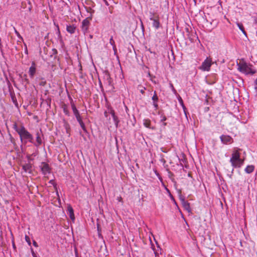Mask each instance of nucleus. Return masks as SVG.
<instances>
[{"label":"nucleus","mask_w":257,"mask_h":257,"mask_svg":"<svg viewBox=\"0 0 257 257\" xmlns=\"http://www.w3.org/2000/svg\"><path fill=\"white\" fill-rule=\"evenodd\" d=\"M158 102H153V105L155 107V109H157L158 108Z\"/></svg>","instance_id":"2f4dec72"},{"label":"nucleus","mask_w":257,"mask_h":257,"mask_svg":"<svg viewBox=\"0 0 257 257\" xmlns=\"http://www.w3.org/2000/svg\"><path fill=\"white\" fill-rule=\"evenodd\" d=\"M91 17H89L83 20L82 22L81 29L84 34L88 32L90 26V20H91Z\"/></svg>","instance_id":"423d86ee"},{"label":"nucleus","mask_w":257,"mask_h":257,"mask_svg":"<svg viewBox=\"0 0 257 257\" xmlns=\"http://www.w3.org/2000/svg\"><path fill=\"white\" fill-rule=\"evenodd\" d=\"M254 22L257 24V18L254 19Z\"/></svg>","instance_id":"49530a36"},{"label":"nucleus","mask_w":257,"mask_h":257,"mask_svg":"<svg viewBox=\"0 0 257 257\" xmlns=\"http://www.w3.org/2000/svg\"><path fill=\"white\" fill-rule=\"evenodd\" d=\"M33 244L34 246H35L36 247H38V244L35 240L33 241Z\"/></svg>","instance_id":"f704fd0d"},{"label":"nucleus","mask_w":257,"mask_h":257,"mask_svg":"<svg viewBox=\"0 0 257 257\" xmlns=\"http://www.w3.org/2000/svg\"><path fill=\"white\" fill-rule=\"evenodd\" d=\"M180 199L184 209L187 211L188 212H191V209L190 208V203L187 201H186L185 198L182 196H180Z\"/></svg>","instance_id":"9d476101"},{"label":"nucleus","mask_w":257,"mask_h":257,"mask_svg":"<svg viewBox=\"0 0 257 257\" xmlns=\"http://www.w3.org/2000/svg\"><path fill=\"white\" fill-rule=\"evenodd\" d=\"M76 26L75 25H69L66 26L67 31L71 34H74L76 31Z\"/></svg>","instance_id":"dca6fc26"},{"label":"nucleus","mask_w":257,"mask_h":257,"mask_svg":"<svg viewBox=\"0 0 257 257\" xmlns=\"http://www.w3.org/2000/svg\"><path fill=\"white\" fill-rule=\"evenodd\" d=\"M13 127L18 133V134H19V132L20 130H21V126L20 127H19L17 126V123L15 122V123H14L13 124Z\"/></svg>","instance_id":"393cba45"},{"label":"nucleus","mask_w":257,"mask_h":257,"mask_svg":"<svg viewBox=\"0 0 257 257\" xmlns=\"http://www.w3.org/2000/svg\"><path fill=\"white\" fill-rule=\"evenodd\" d=\"M160 118V121L163 123V125L166 126L167 125V123L165 122V121L167 119L166 116L163 114H161Z\"/></svg>","instance_id":"4be33fe9"},{"label":"nucleus","mask_w":257,"mask_h":257,"mask_svg":"<svg viewBox=\"0 0 257 257\" xmlns=\"http://www.w3.org/2000/svg\"><path fill=\"white\" fill-rule=\"evenodd\" d=\"M149 19L151 21H153V27L156 29L158 30L161 26L159 16L158 15L155 17L154 13L150 12Z\"/></svg>","instance_id":"20e7f679"},{"label":"nucleus","mask_w":257,"mask_h":257,"mask_svg":"<svg viewBox=\"0 0 257 257\" xmlns=\"http://www.w3.org/2000/svg\"><path fill=\"white\" fill-rule=\"evenodd\" d=\"M241 150L240 149L238 148H234L232 150L230 162L233 168H239L244 164V159L240 158V152Z\"/></svg>","instance_id":"f257e3e1"},{"label":"nucleus","mask_w":257,"mask_h":257,"mask_svg":"<svg viewBox=\"0 0 257 257\" xmlns=\"http://www.w3.org/2000/svg\"><path fill=\"white\" fill-rule=\"evenodd\" d=\"M99 84H100V85H101V81H100V80H99Z\"/></svg>","instance_id":"09e8293b"},{"label":"nucleus","mask_w":257,"mask_h":257,"mask_svg":"<svg viewBox=\"0 0 257 257\" xmlns=\"http://www.w3.org/2000/svg\"><path fill=\"white\" fill-rule=\"evenodd\" d=\"M145 89H146V88L144 87L143 88H142V89L140 90V92L143 94H144Z\"/></svg>","instance_id":"4c0bfd02"},{"label":"nucleus","mask_w":257,"mask_h":257,"mask_svg":"<svg viewBox=\"0 0 257 257\" xmlns=\"http://www.w3.org/2000/svg\"><path fill=\"white\" fill-rule=\"evenodd\" d=\"M71 108H72L73 112L74 115H75L76 119L77 120L80 119V118H81V117L80 116L79 111L77 110L75 105L73 102V101L71 102Z\"/></svg>","instance_id":"f8f14e48"},{"label":"nucleus","mask_w":257,"mask_h":257,"mask_svg":"<svg viewBox=\"0 0 257 257\" xmlns=\"http://www.w3.org/2000/svg\"><path fill=\"white\" fill-rule=\"evenodd\" d=\"M170 87H172V89L175 90L174 88L173 85L172 84H170Z\"/></svg>","instance_id":"c03bdc74"},{"label":"nucleus","mask_w":257,"mask_h":257,"mask_svg":"<svg viewBox=\"0 0 257 257\" xmlns=\"http://www.w3.org/2000/svg\"><path fill=\"white\" fill-rule=\"evenodd\" d=\"M36 72V64L34 62H32L31 66L29 68V74L31 78H33Z\"/></svg>","instance_id":"9b49d317"},{"label":"nucleus","mask_w":257,"mask_h":257,"mask_svg":"<svg viewBox=\"0 0 257 257\" xmlns=\"http://www.w3.org/2000/svg\"><path fill=\"white\" fill-rule=\"evenodd\" d=\"M155 174L156 175V176L158 177V178H159V179L160 180V181L162 183L163 182V179L161 177V176L160 175V174H159V173L157 171V170H155Z\"/></svg>","instance_id":"c85d7f7f"},{"label":"nucleus","mask_w":257,"mask_h":257,"mask_svg":"<svg viewBox=\"0 0 257 257\" xmlns=\"http://www.w3.org/2000/svg\"><path fill=\"white\" fill-rule=\"evenodd\" d=\"M67 213L69 215L70 218L72 220H75V216L74 213V210L72 206L69 205L67 207Z\"/></svg>","instance_id":"4468645a"},{"label":"nucleus","mask_w":257,"mask_h":257,"mask_svg":"<svg viewBox=\"0 0 257 257\" xmlns=\"http://www.w3.org/2000/svg\"><path fill=\"white\" fill-rule=\"evenodd\" d=\"M254 170V166L252 165H247L244 169L245 173L250 174L252 173Z\"/></svg>","instance_id":"a211bd4d"},{"label":"nucleus","mask_w":257,"mask_h":257,"mask_svg":"<svg viewBox=\"0 0 257 257\" xmlns=\"http://www.w3.org/2000/svg\"><path fill=\"white\" fill-rule=\"evenodd\" d=\"M170 197L171 199L172 200H173V201L175 202V204H176V201H175V199H174V198L173 196L171 195V196H170Z\"/></svg>","instance_id":"a19ab883"},{"label":"nucleus","mask_w":257,"mask_h":257,"mask_svg":"<svg viewBox=\"0 0 257 257\" xmlns=\"http://www.w3.org/2000/svg\"><path fill=\"white\" fill-rule=\"evenodd\" d=\"M41 172L44 175L49 174L51 172V168L48 164L46 162H42L40 166Z\"/></svg>","instance_id":"0eeeda50"},{"label":"nucleus","mask_w":257,"mask_h":257,"mask_svg":"<svg viewBox=\"0 0 257 257\" xmlns=\"http://www.w3.org/2000/svg\"><path fill=\"white\" fill-rule=\"evenodd\" d=\"M112 49H113V50L114 51V54H115L117 51L116 46L115 45V46H112Z\"/></svg>","instance_id":"e433bc0d"},{"label":"nucleus","mask_w":257,"mask_h":257,"mask_svg":"<svg viewBox=\"0 0 257 257\" xmlns=\"http://www.w3.org/2000/svg\"><path fill=\"white\" fill-rule=\"evenodd\" d=\"M49 183L50 184H51V185H52L54 186V187L55 188V189H57V184L55 183L54 180L52 179V180H50Z\"/></svg>","instance_id":"a878e982"},{"label":"nucleus","mask_w":257,"mask_h":257,"mask_svg":"<svg viewBox=\"0 0 257 257\" xmlns=\"http://www.w3.org/2000/svg\"><path fill=\"white\" fill-rule=\"evenodd\" d=\"M15 33L18 38L22 39V37H21V35L16 30H15Z\"/></svg>","instance_id":"473e14b6"},{"label":"nucleus","mask_w":257,"mask_h":257,"mask_svg":"<svg viewBox=\"0 0 257 257\" xmlns=\"http://www.w3.org/2000/svg\"><path fill=\"white\" fill-rule=\"evenodd\" d=\"M23 170L25 173H31L32 165L30 163H27L23 165Z\"/></svg>","instance_id":"2eb2a0df"},{"label":"nucleus","mask_w":257,"mask_h":257,"mask_svg":"<svg viewBox=\"0 0 257 257\" xmlns=\"http://www.w3.org/2000/svg\"><path fill=\"white\" fill-rule=\"evenodd\" d=\"M25 238L26 241L28 243V244L29 245H31V240H30V237L28 235H26Z\"/></svg>","instance_id":"cd10ccee"},{"label":"nucleus","mask_w":257,"mask_h":257,"mask_svg":"<svg viewBox=\"0 0 257 257\" xmlns=\"http://www.w3.org/2000/svg\"><path fill=\"white\" fill-rule=\"evenodd\" d=\"M178 101H179V102L180 105L182 106L183 109L186 110V108L183 103V101L182 98L180 96H179V97L178 98Z\"/></svg>","instance_id":"5701e85b"},{"label":"nucleus","mask_w":257,"mask_h":257,"mask_svg":"<svg viewBox=\"0 0 257 257\" xmlns=\"http://www.w3.org/2000/svg\"><path fill=\"white\" fill-rule=\"evenodd\" d=\"M237 69L241 73L245 74L252 75L256 72L255 70L252 68V66L250 64L245 62L239 63L237 64Z\"/></svg>","instance_id":"7ed1b4c3"},{"label":"nucleus","mask_w":257,"mask_h":257,"mask_svg":"<svg viewBox=\"0 0 257 257\" xmlns=\"http://www.w3.org/2000/svg\"><path fill=\"white\" fill-rule=\"evenodd\" d=\"M256 35H257V32H256Z\"/></svg>","instance_id":"3c124183"},{"label":"nucleus","mask_w":257,"mask_h":257,"mask_svg":"<svg viewBox=\"0 0 257 257\" xmlns=\"http://www.w3.org/2000/svg\"><path fill=\"white\" fill-rule=\"evenodd\" d=\"M170 197L171 199L172 200H173V201L175 202V204H176V201H175V199H174V198L173 196L171 195V196H170Z\"/></svg>","instance_id":"79ce46f5"},{"label":"nucleus","mask_w":257,"mask_h":257,"mask_svg":"<svg viewBox=\"0 0 257 257\" xmlns=\"http://www.w3.org/2000/svg\"><path fill=\"white\" fill-rule=\"evenodd\" d=\"M151 248H152V249L154 251V252L155 256L156 257H159V254L160 253V252L159 251V249L161 250V248H160V246H157L158 249L157 250L155 248L154 245L152 244Z\"/></svg>","instance_id":"6ab92c4d"},{"label":"nucleus","mask_w":257,"mask_h":257,"mask_svg":"<svg viewBox=\"0 0 257 257\" xmlns=\"http://www.w3.org/2000/svg\"><path fill=\"white\" fill-rule=\"evenodd\" d=\"M42 143H43V141H42V138L40 137V134L39 132H38L36 134V141H34L33 140V143H31L33 144L34 146H35L36 147H38V146H40L41 145H42Z\"/></svg>","instance_id":"ddd939ff"},{"label":"nucleus","mask_w":257,"mask_h":257,"mask_svg":"<svg viewBox=\"0 0 257 257\" xmlns=\"http://www.w3.org/2000/svg\"><path fill=\"white\" fill-rule=\"evenodd\" d=\"M162 185L164 187L165 189L166 190L167 192L169 194V196H171V193L170 191V190L167 188V187L165 186L164 183L162 182Z\"/></svg>","instance_id":"c756f323"},{"label":"nucleus","mask_w":257,"mask_h":257,"mask_svg":"<svg viewBox=\"0 0 257 257\" xmlns=\"http://www.w3.org/2000/svg\"><path fill=\"white\" fill-rule=\"evenodd\" d=\"M103 1L105 2V4L108 6V4L107 3V2L106 1V0H103Z\"/></svg>","instance_id":"a18cd8bd"},{"label":"nucleus","mask_w":257,"mask_h":257,"mask_svg":"<svg viewBox=\"0 0 257 257\" xmlns=\"http://www.w3.org/2000/svg\"><path fill=\"white\" fill-rule=\"evenodd\" d=\"M152 99L153 100V102H158V97L157 95L156 91H154V94L153 97H152Z\"/></svg>","instance_id":"b1692460"},{"label":"nucleus","mask_w":257,"mask_h":257,"mask_svg":"<svg viewBox=\"0 0 257 257\" xmlns=\"http://www.w3.org/2000/svg\"><path fill=\"white\" fill-rule=\"evenodd\" d=\"M237 26L238 27V28L239 29V30L242 32V33L245 36H247V34H246L245 31L244 30V29L243 28V26L242 24H241V23H237Z\"/></svg>","instance_id":"aec40b11"},{"label":"nucleus","mask_w":257,"mask_h":257,"mask_svg":"<svg viewBox=\"0 0 257 257\" xmlns=\"http://www.w3.org/2000/svg\"><path fill=\"white\" fill-rule=\"evenodd\" d=\"M64 110V112L66 114L68 115V110H67L65 108H64V110Z\"/></svg>","instance_id":"58836bf2"},{"label":"nucleus","mask_w":257,"mask_h":257,"mask_svg":"<svg viewBox=\"0 0 257 257\" xmlns=\"http://www.w3.org/2000/svg\"><path fill=\"white\" fill-rule=\"evenodd\" d=\"M116 200L118 201V202H122V198L121 196H118L116 198Z\"/></svg>","instance_id":"c9c22d12"},{"label":"nucleus","mask_w":257,"mask_h":257,"mask_svg":"<svg viewBox=\"0 0 257 257\" xmlns=\"http://www.w3.org/2000/svg\"><path fill=\"white\" fill-rule=\"evenodd\" d=\"M254 89L257 95V79L254 81Z\"/></svg>","instance_id":"72a5a7b5"},{"label":"nucleus","mask_w":257,"mask_h":257,"mask_svg":"<svg viewBox=\"0 0 257 257\" xmlns=\"http://www.w3.org/2000/svg\"><path fill=\"white\" fill-rule=\"evenodd\" d=\"M28 51H27V49L26 48V51H25V52H27V53Z\"/></svg>","instance_id":"8fccbe9b"},{"label":"nucleus","mask_w":257,"mask_h":257,"mask_svg":"<svg viewBox=\"0 0 257 257\" xmlns=\"http://www.w3.org/2000/svg\"><path fill=\"white\" fill-rule=\"evenodd\" d=\"M212 64L211 59L207 57L202 62V65L200 66L199 68L204 71H209L210 70Z\"/></svg>","instance_id":"39448f33"},{"label":"nucleus","mask_w":257,"mask_h":257,"mask_svg":"<svg viewBox=\"0 0 257 257\" xmlns=\"http://www.w3.org/2000/svg\"><path fill=\"white\" fill-rule=\"evenodd\" d=\"M221 142L225 145L230 144L233 143V139L228 135H222L220 137Z\"/></svg>","instance_id":"6e6552de"},{"label":"nucleus","mask_w":257,"mask_h":257,"mask_svg":"<svg viewBox=\"0 0 257 257\" xmlns=\"http://www.w3.org/2000/svg\"><path fill=\"white\" fill-rule=\"evenodd\" d=\"M109 44L112 46H115V42L113 39V37L111 36L110 38L109 39Z\"/></svg>","instance_id":"bb28decb"},{"label":"nucleus","mask_w":257,"mask_h":257,"mask_svg":"<svg viewBox=\"0 0 257 257\" xmlns=\"http://www.w3.org/2000/svg\"><path fill=\"white\" fill-rule=\"evenodd\" d=\"M108 112L111 114V115L112 117L113 122L114 123V124H115L116 127H117L118 126V124L119 121L118 120L117 116L115 114L114 110L111 107H110V108H108Z\"/></svg>","instance_id":"1a4fd4ad"},{"label":"nucleus","mask_w":257,"mask_h":257,"mask_svg":"<svg viewBox=\"0 0 257 257\" xmlns=\"http://www.w3.org/2000/svg\"><path fill=\"white\" fill-rule=\"evenodd\" d=\"M183 111H184V113L186 116V117H187V110L186 109V110H183Z\"/></svg>","instance_id":"37998d69"},{"label":"nucleus","mask_w":257,"mask_h":257,"mask_svg":"<svg viewBox=\"0 0 257 257\" xmlns=\"http://www.w3.org/2000/svg\"><path fill=\"white\" fill-rule=\"evenodd\" d=\"M148 51H149L151 53H152V54H154V55H156V52H153L152 51H151V49H149L148 50Z\"/></svg>","instance_id":"ea45409f"},{"label":"nucleus","mask_w":257,"mask_h":257,"mask_svg":"<svg viewBox=\"0 0 257 257\" xmlns=\"http://www.w3.org/2000/svg\"><path fill=\"white\" fill-rule=\"evenodd\" d=\"M20 139L22 142L26 144L28 142L33 143V136L31 134L23 125H21V130L19 132Z\"/></svg>","instance_id":"f03ea898"},{"label":"nucleus","mask_w":257,"mask_h":257,"mask_svg":"<svg viewBox=\"0 0 257 257\" xmlns=\"http://www.w3.org/2000/svg\"><path fill=\"white\" fill-rule=\"evenodd\" d=\"M31 250L32 256L33 257H37V253L34 251L32 247L31 248Z\"/></svg>","instance_id":"7c9ffc66"},{"label":"nucleus","mask_w":257,"mask_h":257,"mask_svg":"<svg viewBox=\"0 0 257 257\" xmlns=\"http://www.w3.org/2000/svg\"><path fill=\"white\" fill-rule=\"evenodd\" d=\"M77 121L79 122L81 127L82 128V129L84 131V132H86V127H85V124L83 122L82 120V118H80V119H77Z\"/></svg>","instance_id":"412c9836"},{"label":"nucleus","mask_w":257,"mask_h":257,"mask_svg":"<svg viewBox=\"0 0 257 257\" xmlns=\"http://www.w3.org/2000/svg\"><path fill=\"white\" fill-rule=\"evenodd\" d=\"M143 124L144 126L147 128L154 129V127H151V120L149 119H144L143 120Z\"/></svg>","instance_id":"f3484780"},{"label":"nucleus","mask_w":257,"mask_h":257,"mask_svg":"<svg viewBox=\"0 0 257 257\" xmlns=\"http://www.w3.org/2000/svg\"><path fill=\"white\" fill-rule=\"evenodd\" d=\"M106 113H107V112H106V111H105V112H104V115H105V116H107V115H106Z\"/></svg>","instance_id":"de8ad7c7"}]
</instances>
